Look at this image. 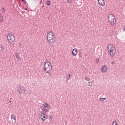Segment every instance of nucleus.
I'll list each match as a JSON object with an SVG mask.
<instances>
[{"instance_id":"obj_1","label":"nucleus","mask_w":125,"mask_h":125,"mask_svg":"<svg viewBox=\"0 0 125 125\" xmlns=\"http://www.w3.org/2000/svg\"><path fill=\"white\" fill-rule=\"evenodd\" d=\"M56 36L52 31H48L47 34V43L49 45H53L55 43Z\"/></svg>"},{"instance_id":"obj_2","label":"nucleus","mask_w":125,"mask_h":125,"mask_svg":"<svg viewBox=\"0 0 125 125\" xmlns=\"http://www.w3.org/2000/svg\"><path fill=\"white\" fill-rule=\"evenodd\" d=\"M43 70L47 74H50L52 71V64L50 62H47L44 64Z\"/></svg>"},{"instance_id":"obj_3","label":"nucleus","mask_w":125,"mask_h":125,"mask_svg":"<svg viewBox=\"0 0 125 125\" xmlns=\"http://www.w3.org/2000/svg\"><path fill=\"white\" fill-rule=\"evenodd\" d=\"M7 41L9 45L12 46L15 42V36L14 34H8L7 36Z\"/></svg>"},{"instance_id":"obj_4","label":"nucleus","mask_w":125,"mask_h":125,"mask_svg":"<svg viewBox=\"0 0 125 125\" xmlns=\"http://www.w3.org/2000/svg\"><path fill=\"white\" fill-rule=\"evenodd\" d=\"M107 51L111 56H114L116 54V47L113 44H109L107 46Z\"/></svg>"},{"instance_id":"obj_5","label":"nucleus","mask_w":125,"mask_h":125,"mask_svg":"<svg viewBox=\"0 0 125 125\" xmlns=\"http://www.w3.org/2000/svg\"><path fill=\"white\" fill-rule=\"evenodd\" d=\"M108 20L109 24H110V25L112 26L117 23V20L116 19V17L113 14H110L108 15Z\"/></svg>"},{"instance_id":"obj_6","label":"nucleus","mask_w":125,"mask_h":125,"mask_svg":"<svg viewBox=\"0 0 125 125\" xmlns=\"http://www.w3.org/2000/svg\"><path fill=\"white\" fill-rule=\"evenodd\" d=\"M43 110L46 113L49 112V110H48V109H51V107L50 106V105L46 103V102L43 103Z\"/></svg>"},{"instance_id":"obj_7","label":"nucleus","mask_w":125,"mask_h":125,"mask_svg":"<svg viewBox=\"0 0 125 125\" xmlns=\"http://www.w3.org/2000/svg\"><path fill=\"white\" fill-rule=\"evenodd\" d=\"M18 90L20 94H24L26 92V88L22 85L19 86Z\"/></svg>"},{"instance_id":"obj_8","label":"nucleus","mask_w":125,"mask_h":125,"mask_svg":"<svg viewBox=\"0 0 125 125\" xmlns=\"http://www.w3.org/2000/svg\"><path fill=\"white\" fill-rule=\"evenodd\" d=\"M40 117L42 122H44L45 121V116L44 115V113H42V111H41Z\"/></svg>"},{"instance_id":"obj_9","label":"nucleus","mask_w":125,"mask_h":125,"mask_svg":"<svg viewBox=\"0 0 125 125\" xmlns=\"http://www.w3.org/2000/svg\"><path fill=\"white\" fill-rule=\"evenodd\" d=\"M98 3L101 6H104L105 5V0H98Z\"/></svg>"},{"instance_id":"obj_10","label":"nucleus","mask_w":125,"mask_h":125,"mask_svg":"<svg viewBox=\"0 0 125 125\" xmlns=\"http://www.w3.org/2000/svg\"><path fill=\"white\" fill-rule=\"evenodd\" d=\"M108 70V67L107 66H104L102 67V72L103 73H106Z\"/></svg>"},{"instance_id":"obj_11","label":"nucleus","mask_w":125,"mask_h":125,"mask_svg":"<svg viewBox=\"0 0 125 125\" xmlns=\"http://www.w3.org/2000/svg\"><path fill=\"white\" fill-rule=\"evenodd\" d=\"M72 54L73 56H77V55H78V50L76 49H74L72 51Z\"/></svg>"},{"instance_id":"obj_12","label":"nucleus","mask_w":125,"mask_h":125,"mask_svg":"<svg viewBox=\"0 0 125 125\" xmlns=\"http://www.w3.org/2000/svg\"><path fill=\"white\" fill-rule=\"evenodd\" d=\"M15 56H16V57L18 59H21L20 58V56L19 55V53H16L15 54Z\"/></svg>"},{"instance_id":"obj_13","label":"nucleus","mask_w":125,"mask_h":125,"mask_svg":"<svg viewBox=\"0 0 125 125\" xmlns=\"http://www.w3.org/2000/svg\"><path fill=\"white\" fill-rule=\"evenodd\" d=\"M11 119L15 121H16V116H15V115H12Z\"/></svg>"},{"instance_id":"obj_14","label":"nucleus","mask_w":125,"mask_h":125,"mask_svg":"<svg viewBox=\"0 0 125 125\" xmlns=\"http://www.w3.org/2000/svg\"><path fill=\"white\" fill-rule=\"evenodd\" d=\"M66 78L67 79V81L70 80V77H71V75L70 74H68V75H66Z\"/></svg>"},{"instance_id":"obj_15","label":"nucleus","mask_w":125,"mask_h":125,"mask_svg":"<svg viewBox=\"0 0 125 125\" xmlns=\"http://www.w3.org/2000/svg\"><path fill=\"white\" fill-rule=\"evenodd\" d=\"M112 125H118V122H117V121H114L112 123Z\"/></svg>"},{"instance_id":"obj_16","label":"nucleus","mask_w":125,"mask_h":125,"mask_svg":"<svg viewBox=\"0 0 125 125\" xmlns=\"http://www.w3.org/2000/svg\"><path fill=\"white\" fill-rule=\"evenodd\" d=\"M2 20H3V16L0 14V21H1Z\"/></svg>"},{"instance_id":"obj_17","label":"nucleus","mask_w":125,"mask_h":125,"mask_svg":"<svg viewBox=\"0 0 125 125\" xmlns=\"http://www.w3.org/2000/svg\"><path fill=\"white\" fill-rule=\"evenodd\" d=\"M73 0H67L68 3H72L73 2Z\"/></svg>"},{"instance_id":"obj_18","label":"nucleus","mask_w":125,"mask_h":125,"mask_svg":"<svg viewBox=\"0 0 125 125\" xmlns=\"http://www.w3.org/2000/svg\"><path fill=\"white\" fill-rule=\"evenodd\" d=\"M96 63L97 64H98V63H99V59L97 58V59H96Z\"/></svg>"},{"instance_id":"obj_19","label":"nucleus","mask_w":125,"mask_h":125,"mask_svg":"<svg viewBox=\"0 0 125 125\" xmlns=\"http://www.w3.org/2000/svg\"><path fill=\"white\" fill-rule=\"evenodd\" d=\"M47 5H50V1L47 0L46 2Z\"/></svg>"},{"instance_id":"obj_20","label":"nucleus","mask_w":125,"mask_h":125,"mask_svg":"<svg viewBox=\"0 0 125 125\" xmlns=\"http://www.w3.org/2000/svg\"><path fill=\"white\" fill-rule=\"evenodd\" d=\"M100 100H101V101H104V100H106V98H100Z\"/></svg>"},{"instance_id":"obj_21","label":"nucleus","mask_w":125,"mask_h":125,"mask_svg":"<svg viewBox=\"0 0 125 125\" xmlns=\"http://www.w3.org/2000/svg\"><path fill=\"white\" fill-rule=\"evenodd\" d=\"M21 1H22V2H23L24 4H26V3H27V2H26V0H21Z\"/></svg>"},{"instance_id":"obj_22","label":"nucleus","mask_w":125,"mask_h":125,"mask_svg":"<svg viewBox=\"0 0 125 125\" xmlns=\"http://www.w3.org/2000/svg\"><path fill=\"white\" fill-rule=\"evenodd\" d=\"M1 50H2V51H3V50H4V47H3V46H1Z\"/></svg>"},{"instance_id":"obj_23","label":"nucleus","mask_w":125,"mask_h":125,"mask_svg":"<svg viewBox=\"0 0 125 125\" xmlns=\"http://www.w3.org/2000/svg\"><path fill=\"white\" fill-rule=\"evenodd\" d=\"M89 85H90V86H92V83L89 82Z\"/></svg>"},{"instance_id":"obj_24","label":"nucleus","mask_w":125,"mask_h":125,"mask_svg":"<svg viewBox=\"0 0 125 125\" xmlns=\"http://www.w3.org/2000/svg\"><path fill=\"white\" fill-rule=\"evenodd\" d=\"M85 81H89L88 77H85Z\"/></svg>"},{"instance_id":"obj_25","label":"nucleus","mask_w":125,"mask_h":125,"mask_svg":"<svg viewBox=\"0 0 125 125\" xmlns=\"http://www.w3.org/2000/svg\"><path fill=\"white\" fill-rule=\"evenodd\" d=\"M49 120H50V119H52V116H51V115H49Z\"/></svg>"},{"instance_id":"obj_26","label":"nucleus","mask_w":125,"mask_h":125,"mask_svg":"<svg viewBox=\"0 0 125 125\" xmlns=\"http://www.w3.org/2000/svg\"><path fill=\"white\" fill-rule=\"evenodd\" d=\"M24 10H28V9H27V8H26Z\"/></svg>"},{"instance_id":"obj_27","label":"nucleus","mask_w":125,"mask_h":125,"mask_svg":"<svg viewBox=\"0 0 125 125\" xmlns=\"http://www.w3.org/2000/svg\"><path fill=\"white\" fill-rule=\"evenodd\" d=\"M3 12H4V8L3 9Z\"/></svg>"},{"instance_id":"obj_28","label":"nucleus","mask_w":125,"mask_h":125,"mask_svg":"<svg viewBox=\"0 0 125 125\" xmlns=\"http://www.w3.org/2000/svg\"><path fill=\"white\" fill-rule=\"evenodd\" d=\"M124 31H125V26L124 27Z\"/></svg>"},{"instance_id":"obj_29","label":"nucleus","mask_w":125,"mask_h":125,"mask_svg":"<svg viewBox=\"0 0 125 125\" xmlns=\"http://www.w3.org/2000/svg\"><path fill=\"white\" fill-rule=\"evenodd\" d=\"M114 63H115V62H113L112 63V64H114Z\"/></svg>"},{"instance_id":"obj_30","label":"nucleus","mask_w":125,"mask_h":125,"mask_svg":"<svg viewBox=\"0 0 125 125\" xmlns=\"http://www.w3.org/2000/svg\"><path fill=\"white\" fill-rule=\"evenodd\" d=\"M20 45H21V43L20 44Z\"/></svg>"}]
</instances>
